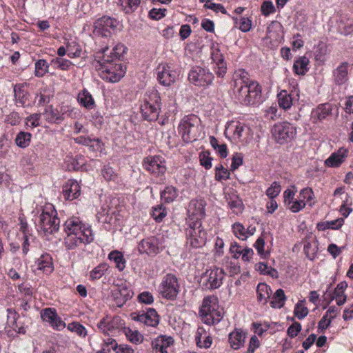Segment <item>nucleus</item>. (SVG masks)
<instances>
[{"instance_id": "nucleus-23", "label": "nucleus", "mask_w": 353, "mask_h": 353, "mask_svg": "<svg viewBox=\"0 0 353 353\" xmlns=\"http://www.w3.org/2000/svg\"><path fill=\"white\" fill-rule=\"evenodd\" d=\"M246 333L241 329H235L229 334V343L234 350H239L244 345Z\"/></svg>"}, {"instance_id": "nucleus-15", "label": "nucleus", "mask_w": 353, "mask_h": 353, "mask_svg": "<svg viewBox=\"0 0 353 353\" xmlns=\"http://www.w3.org/2000/svg\"><path fill=\"white\" fill-rule=\"evenodd\" d=\"M157 79L165 86H170L179 78V73L171 64L162 63L157 68Z\"/></svg>"}, {"instance_id": "nucleus-54", "label": "nucleus", "mask_w": 353, "mask_h": 353, "mask_svg": "<svg viewBox=\"0 0 353 353\" xmlns=\"http://www.w3.org/2000/svg\"><path fill=\"white\" fill-rule=\"evenodd\" d=\"M233 232L235 236L242 240H245L248 238V235L246 234L245 228L244 226L240 223H235L233 225Z\"/></svg>"}, {"instance_id": "nucleus-45", "label": "nucleus", "mask_w": 353, "mask_h": 353, "mask_svg": "<svg viewBox=\"0 0 353 353\" xmlns=\"http://www.w3.org/2000/svg\"><path fill=\"white\" fill-rule=\"evenodd\" d=\"M31 137L29 132H20L15 139L16 144L20 148H26L30 143Z\"/></svg>"}, {"instance_id": "nucleus-51", "label": "nucleus", "mask_w": 353, "mask_h": 353, "mask_svg": "<svg viewBox=\"0 0 353 353\" xmlns=\"http://www.w3.org/2000/svg\"><path fill=\"white\" fill-rule=\"evenodd\" d=\"M52 63L62 70H68L73 65L70 61L61 57L52 59Z\"/></svg>"}, {"instance_id": "nucleus-26", "label": "nucleus", "mask_w": 353, "mask_h": 353, "mask_svg": "<svg viewBox=\"0 0 353 353\" xmlns=\"http://www.w3.org/2000/svg\"><path fill=\"white\" fill-rule=\"evenodd\" d=\"M204 202L201 201H191L189 207L188 212L191 216L196 219V221H199L205 216Z\"/></svg>"}, {"instance_id": "nucleus-56", "label": "nucleus", "mask_w": 353, "mask_h": 353, "mask_svg": "<svg viewBox=\"0 0 353 353\" xmlns=\"http://www.w3.org/2000/svg\"><path fill=\"white\" fill-rule=\"evenodd\" d=\"M304 252L306 256L310 260H313L315 258L317 252L316 246L314 243L307 242L304 245Z\"/></svg>"}, {"instance_id": "nucleus-10", "label": "nucleus", "mask_w": 353, "mask_h": 353, "mask_svg": "<svg viewBox=\"0 0 353 353\" xmlns=\"http://www.w3.org/2000/svg\"><path fill=\"white\" fill-rule=\"evenodd\" d=\"M214 74L208 69L200 66L192 68L188 74L189 81L196 86L208 87L214 80Z\"/></svg>"}, {"instance_id": "nucleus-46", "label": "nucleus", "mask_w": 353, "mask_h": 353, "mask_svg": "<svg viewBox=\"0 0 353 353\" xmlns=\"http://www.w3.org/2000/svg\"><path fill=\"white\" fill-rule=\"evenodd\" d=\"M230 173L229 170L220 164L215 167L214 179L217 181H226L230 179Z\"/></svg>"}, {"instance_id": "nucleus-42", "label": "nucleus", "mask_w": 353, "mask_h": 353, "mask_svg": "<svg viewBox=\"0 0 353 353\" xmlns=\"http://www.w3.org/2000/svg\"><path fill=\"white\" fill-rule=\"evenodd\" d=\"M343 223V219H339L334 221H325V222H320L317 224V229L319 230L324 231L326 229H333V230H337L340 228Z\"/></svg>"}, {"instance_id": "nucleus-19", "label": "nucleus", "mask_w": 353, "mask_h": 353, "mask_svg": "<svg viewBox=\"0 0 353 353\" xmlns=\"http://www.w3.org/2000/svg\"><path fill=\"white\" fill-rule=\"evenodd\" d=\"M174 343L171 336H160L152 341V345L154 353H169L168 349Z\"/></svg>"}, {"instance_id": "nucleus-18", "label": "nucleus", "mask_w": 353, "mask_h": 353, "mask_svg": "<svg viewBox=\"0 0 353 353\" xmlns=\"http://www.w3.org/2000/svg\"><path fill=\"white\" fill-rule=\"evenodd\" d=\"M124 325V321L119 316H114L112 319L108 318L102 319L97 324L98 328L104 334H110Z\"/></svg>"}, {"instance_id": "nucleus-63", "label": "nucleus", "mask_w": 353, "mask_h": 353, "mask_svg": "<svg viewBox=\"0 0 353 353\" xmlns=\"http://www.w3.org/2000/svg\"><path fill=\"white\" fill-rule=\"evenodd\" d=\"M200 163L202 166L208 170L212 167V158L210 157L208 152H203L200 154Z\"/></svg>"}, {"instance_id": "nucleus-5", "label": "nucleus", "mask_w": 353, "mask_h": 353, "mask_svg": "<svg viewBox=\"0 0 353 353\" xmlns=\"http://www.w3.org/2000/svg\"><path fill=\"white\" fill-rule=\"evenodd\" d=\"M200 119L195 114L184 117L178 127L179 133L185 143H192L199 136Z\"/></svg>"}, {"instance_id": "nucleus-21", "label": "nucleus", "mask_w": 353, "mask_h": 353, "mask_svg": "<svg viewBox=\"0 0 353 353\" xmlns=\"http://www.w3.org/2000/svg\"><path fill=\"white\" fill-rule=\"evenodd\" d=\"M299 97V94L296 88L292 90L290 93L286 90H282L278 94V101L281 108L288 109L292 105V101Z\"/></svg>"}, {"instance_id": "nucleus-14", "label": "nucleus", "mask_w": 353, "mask_h": 353, "mask_svg": "<svg viewBox=\"0 0 353 353\" xmlns=\"http://www.w3.org/2000/svg\"><path fill=\"white\" fill-rule=\"evenodd\" d=\"M143 166L154 176L159 177L161 181L163 180V176L166 171L165 162L163 158L160 156H149L144 159Z\"/></svg>"}, {"instance_id": "nucleus-40", "label": "nucleus", "mask_w": 353, "mask_h": 353, "mask_svg": "<svg viewBox=\"0 0 353 353\" xmlns=\"http://www.w3.org/2000/svg\"><path fill=\"white\" fill-rule=\"evenodd\" d=\"M108 259L113 261L116 264V268L120 271L123 270L125 267V260L121 252L114 250L108 254Z\"/></svg>"}, {"instance_id": "nucleus-24", "label": "nucleus", "mask_w": 353, "mask_h": 353, "mask_svg": "<svg viewBox=\"0 0 353 353\" xmlns=\"http://www.w3.org/2000/svg\"><path fill=\"white\" fill-rule=\"evenodd\" d=\"M348 67L347 62L341 63L333 71L334 81L337 85L344 84L348 79Z\"/></svg>"}, {"instance_id": "nucleus-7", "label": "nucleus", "mask_w": 353, "mask_h": 353, "mask_svg": "<svg viewBox=\"0 0 353 353\" xmlns=\"http://www.w3.org/2000/svg\"><path fill=\"white\" fill-rule=\"evenodd\" d=\"M160 97L158 92L152 90L146 93L141 105V112L143 118L148 121H154L158 119L160 112Z\"/></svg>"}, {"instance_id": "nucleus-9", "label": "nucleus", "mask_w": 353, "mask_h": 353, "mask_svg": "<svg viewBox=\"0 0 353 353\" xmlns=\"http://www.w3.org/2000/svg\"><path fill=\"white\" fill-rule=\"evenodd\" d=\"M179 292L178 279L174 274H167L163 276L159 286V292L161 296L170 300L176 298Z\"/></svg>"}, {"instance_id": "nucleus-53", "label": "nucleus", "mask_w": 353, "mask_h": 353, "mask_svg": "<svg viewBox=\"0 0 353 353\" xmlns=\"http://www.w3.org/2000/svg\"><path fill=\"white\" fill-rule=\"evenodd\" d=\"M303 301L298 302L294 307V314L299 319L305 318L308 314V309L303 304Z\"/></svg>"}, {"instance_id": "nucleus-36", "label": "nucleus", "mask_w": 353, "mask_h": 353, "mask_svg": "<svg viewBox=\"0 0 353 353\" xmlns=\"http://www.w3.org/2000/svg\"><path fill=\"white\" fill-rule=\"evenodd\" d=\"M256 292L258 301L265 304L270 297L271 289L267 284L261 283L257 286Z\"/></svg>"}, {"instance_id": "nucleus-35", "label": "nucleus", "mask_w": 353, "mask_h": 353, "mask_svg": "<svg viewBox=\"0 0 353 353\" xmlns=\"http://www.w3.org/2000/svg\"><path fill=\"white\" fill-rule=\"evenodd\" d=\"M309 59L306 57H301L296 60L293 65L294 72L299 75H304L307 71Z\"/></svg>"}, {"instance_id": "nucleus-32", "label": "nucleus", "mask_w": 353, "mask_h": 353, "mask_svg": "<svg viewBox=\"0 0 353 353\" xmlns=\"http://www.w3.org/2000/svg\"><path fill=\"white\" fill-rule=\"evenodd\" d=\"M84 164L85 161L82 156H77L75 157L67 156L64 162V168L69 171L78 170Z\"/></svg>"}, {"instance_id": "nucleus-60", "label": "nucleus", "mask_w": 353, "mask_h": 353, "mask_svg": "<svg viewBox=\"0 0 353 353\" xmlns=\"http://www.w3.org/2000/svg\"><path fill=\"white\" fill-rule=\"evenodd\" d=\"M229 128L233 130V138L240 141L243 137L245 126L240 123H236L235 125L231 124Z\"/></svg>"}, {"instance_id": "nucleus-12", "label": "nucleus", "mask_w": 353, "mask_h": 353, "mask_svg": "<svg viewBox=\"0 0 353 353\" xmlns=\"http://www.w3.org/2000/svg\"><path fill=\"white\" fill-rule=\"evenodd\" d=\"M224 275L225 272L221 268L207 270L201 276V283L205 289H217L221 285Z\"/></svg>"}, {"instance_id": "nucleus-4", "label": "nucleus", "mask_w": 353, "mask_h": 353, "mask_svg": "<svg viewBox=\"0 0 353 353\" xmlns=\"http://www.w3.org/2000/svg\"><path fill=\"white\" fill-rule=\"evenodd\" d=\"M60 219L57 212L52 204H46L42 208L39 215L38 226L46 235L57 232L59 229Z\"/></svg>"}, {"instance_id": "nucleus-43", "label": "nucleus", "mask_w": 353, "mask_h": 353, "mask_svg": "<svg viewBox=\"0 0 353 353\" xmlns=\"http://www.w3.org/2000/svg\"><path fill=\"white\" fill-rule=\"evenodd\" d=\"M68 56L70 58L79 57L81 54V46L75 41H71L66 43Z\"/></svg>"}, {"instance_id": "nucleus-16", "label": "nucleus", "mask_w": 353, "mask_h": 353, "mask_svg": "<svg viewBox=\"0 0 353 353\" xmlns=\"http://www.w3.org/2000/svg\"><path fill=\"white\" fill-rule=\"evenodd\" d=\"M137 248L140 254L155 256L161 250L162 245L158 237L152 236L142 239Z\"/></svg>"}, {"instance_id": "nucleus-25", "label": "nucleus", "mask_w": 353, "mask_h": 353, "mask_svg": "<svg viewBox=\"0 0 353 353\" xmlns=\"http://www.w3.org/2000/svg\"><path fill=\"white\" fill-rule=\"evenodd\" d=\"M63 194L65 199L72 201L80 195V186L76 181H69L63 187Z\"/></svg>"}, {"instance_id": "nucleus-57", "label": "nucleus", "mask_w": 353, "mask_h": 353, "mask_svg": "<svg viewBox=\"0 0 353 353\" xmlns=\"http://www.w3.org/2000/svg\"><path fill=\"white\" fill-rule=\"evenodd\" d=\"M281 190V188L279 183L274 181L266 190V194L270 199H274L279 194Z\"/></svg>"}, {"instance_id": "nucleus-47", "label": "nucleus", "mask_w": 353, "mask_h": 353, "mask_svg": "<svg viewBox=\"0 0 353 353\" xmlns=\"http://www.w3.org/2000/svg\"><path fill=\"white\" fill-rule=\"evenodd\" d=\"M177 196V191L175 188L172 186L167 187L161 193V197L167 203L172 201Z\"/></svg>"}, {"instance_id": "nucleus-38", "label": "nucleus", "mask_w": 353, "mask_h": 353, "mask_svg": "<svg viewBox=\"0 0 353 353\" xmlns=\"http://www.w3.org/2000/svg\"><path fill=\"white\" fill-rule=\"evenodd\" d=\"M16 103L23 106L28 98V92L26 91L22 85H17L14 88Z\"/></svg>"}, {"instance_id": "nucleus-55", "label": "nucleus", "mask_w": 353, "mask_h": 353, "mask_svg": "<svg viewBox=\"0 0 353 353\" xmlns=\"http://www.w3.org/2000/svg\"><path fill=\"white\" fill-rule=\"evenodd\" d=\"M56 310L52 308H46L41 312L42 319L50 324L53 320H54V318H56Z\"/></svg>"}, {"instance_id": "nucleus-20", "label": "nucleus", "mask_w": 353, "mask_h": 353, "mask_svg": "<svg viewBox=\"0 0 353 353\" xmlns=\"http://www.w3.org/2000/svg\"><path fill=\"white\" fill-rule=\"evenodd\" d=\"M133 292L126 285L119 286L114 290L112 296L119 307L122 306L128 300L132 297Z\"/></svg>"}, {"instance_id": "nucleus-52", "label": "nucleus", "mask_w": 353, "mask_h": 353, "mask_svg": "<svg viewBox=\"0 0 353 353\" xmlns=\"http://www.w3.org/2000/svg\"><path fill=\"white\" fill-rule=\"evenodd\" d=\"M167 212L165 208L162 205H157L154 207L152 212V216L156 221L160 222L166 216Z\"/></svg>"}, {"instance_id": "nucleus-39", "label": "nucleus", "mask_w": 353, "mask_h": 353, "mask_svg": "<svg viewBox=\"0 0 353 353\" xmlns=\"http://www.w3.org/2000/svg\"><path fill=\"white\" fill-rule=\"evenodd\" d=\"M285 300L286 296L283 290L279 289L273 294L270 305L272 307L281 308L284 305Z\"/></svg>"}, {"instance_id": "nucleus-58", "label": "nucleus", "mask_w": 353, "mask_h": 353, "mask_svg": "<svg viewBox=\"0 0 353 353\" xmlns=\"http://www.w3.org/2000/svg\"><path fill=\"white\" fill-rule=\"evenodd\" d=\"M43 116L46 120L50 123H54L58 121L60 118L57 111L52 109V106H50L46 109Z\"/></svg>"}, {"instance_id": "nucleus-48", "label": "nucleus", "mask_w": 353, "mask_h": 353, "mask_svg": "<svg viewBox=\"0 0 353 353\" xmlns=\"http://www.w3.org/2000/svg\"><path fill=\"white\" fill-rule=\"evenodd\" d=\"M49 65L44 59H39L35 63V76L42 77L48 71Z\"/></svg>"}, {"instance_id": "nucleus-2", "label": "nucleus", "mask_w": 353, "mask_h": 353, "mask_svg": "<svg viewBox=\"0 0 353 353\" xmlns=\"http://www.w3.org/2000/svg\"><path fill=\"white\" fill-rule=\"evenodd\" d=\"M107 50H108V47L96 53L93 65L97 70L100 71L103 79L115 83L125 75L126 68L120 63H114V60L110 59L109 57L105 58V52Z\"/></svg>"}, {"instance_id": "nucleus-49", "label": "nucleus", "mask_w": 353, "mask_h": 353, "mask_svg": "<svg viewBox=\"0 0 353 353\" xmlns=\"http://www.w3.org/2000/svg\"><path fill=\"white\" fill-rule=\"evenodd\" d=\"M68 329L75 332L79 336L85 337L87 336V330L85 327L78 322H72L68 325Z\"/></svg>"}, {"instance_id": "nucleus-28", "label": "nucleus", "mask_w": 353, "mask_h": 353, "mask_svg": "<svg viewBox=\"0 0 353 353\" xmlns=\"http://www.w3.org/2000/svg\"><path fill=\"white\" fill-rule=\"evenodd\" d=\"M75 143L89 147L92 150L99 151L102 149V143L99 139H90L88 137L79 136L74 139Z\"/></svg>"}, {"instance_id": "nucleus-31", "label": "nucleus", "mask_w": 353, "mask_h": 353, "mask_svg": "<svg viewBox=\"0 0 353 353\" xmlns=\"http://www.w3.org/2000/svg\"><path fill=\"white\" fill-rule=\"evenodd\" d=\"M347 287V283L345 281L339 283L334 290L333 296L331 298V301L333 299L336 300L338 305H343L347 299L346 295L344 294L345 289Z\"/></svg>"}, {"instance_id": "nucleus-27", "label": "nucleus", "mask_w": 353, "mask_h": 353, "mask_svg": "<svg viewBox=\"0 0 353 353\" xmlns=\"http://www.w3.org/2000/svg\"><path fill=\"white\" fill-rule=\"evenodd\" d=\"M331 105L329 103L319 105L312 113V118L314 120V123H317L325 119L331 113Z\"/></svg>"}, {"instance_id": "nucleus-61", "label": "nucleus", "mask_w": 353, "mask_h": 353, "mask_svg": "<svg viewBox=\"0 0 353 353\" xmlns=\"http://www.w3.org/2000/svg\"><path fill=\"white\" fill-rule=\"evenodd\" d=\"M288 208L292 212H298L305 207V202L303 200L295 199L290 204L287 205Z\"/></svg>"}, {"instance_id": "nucleus-50", "label": "nucleus", "mask_w": 353, "mask_h": 353, "mask_svg": "<svg viewBox=\"0 0 353 353\" xmlns=\"http://www.w3.org/2000/svg\"><path fill=\"white\" fill-rule=\"evenodd\" d=\"M125 49H126V48L123 44L119 43V44L116 45L115 46H114L112 51L110 52V56L106 54V52H108V50L105 52V58L109 57L110 59H112V60L118 59L125 52Z\"/></svg>"}, {"instance_id": "nucleus-8", "label": "nucleus", "mask_w": 353, "mask_h": 353, "mask_svg": "<svg viewBox=\"0 0 353 353\" xmlns=\"http://www.w3.org/2000/svg\"><path fill=\"white\" fill-rule=\"evenodd\" d=\"M187 243L192 248H201L205 244L207 234L203 229L201 223L199 221H195L190 224L186 230Z\"/></svg>"}, {"instance_id": "nucleus-33", "label": "nucleus", "mask_w": 353, "mask_h": 353, "mask_svg": "<svg viewBox=\"0 0 353 353\" xmlns=\"http://www.w3.org/2000/svg\"><path fill=\"white\" fill-rule=\"evenodd\" d=\"M250 83H258L250 79V75L244 69H239L234 72L232 85H248Z\"/></svg>"}, {"instance_id": "nucleus-30", "label": "nucleus", "mask_w": 353, "mask_h": 353, "mask_svg": "<svg viewBox=\"0 0 353 353\" xmlns=\"http://www.w3.org/2000/svg\"><path fill=\"white\" fill-rule=\"evenodd\" d=\"M339 31L345 35H348L353 32V19L347 15H341L337 21Z\"/></svg>"}, {"instance_id": "nucleus-6", "label": "nucleus", "mask_w": 353, "mask_h": 353, "mask_svg": "<svg viewBox=\"0 0 353 353\" xmlns=\"http://www.w3.org/2000/svg\"><path fill=\"white\" fill-rule=\"evenodd\" d=\"M199 313L204 323L208 325L218 323L222 319V312L219 310L217 297L214 296L205 297Z\"/></svg>"}, {"instance_id": "nucleus-34", "label": "nucleus", "mask_w": 353, "mask_h": 353, "mask_svg": "<svg viewBox=\"0 0 353 353\" xmlns=\"http://www.w3.org/2000/svg\"><path fill=\"white\" fill-rule=\"evenodd\" d=\"M77 100L82 106L88 110L93 109L95 106V102L92 94L86 89H83L79 92Z\"/></svg>"}, {"instance_id": "nucleus-13", "label": "nucleus", "mask_w": 353, "mask_h": 353, "mask_svg": "<svg viewBox=\"0 0 353 353\" xmlns=\"http://www.w3.org/2000/svg\"><path fill=\"white\" fill-rule=\"evenodd\" d=\"M117 25L115 19L103 16L94 23L92 33L97 37H108L115 30Z\"/></svg>"}, {"instance_id": "nucleus-29", "label": "nucleus", "mask_w": 353, "mask_h": 353, "mask_svg": "<svg viewBox=\"0 0 353 353\" xmlns=\"http://www.w3.org/2000/svg\"><path fill=\"white\" fill-rule=\"evenodd\" d=\"M38 270L43 271L48 274L52 272L54 266L52 259L49 254H43L37 261Z\"/></svg>"}, {"instance_id": "nucleus-64", "label": "nucleus", "mask_w": 353, "mask_h": 353, "mask_svg": "<svg viewBox=\"0 0 353 353\" xmlns=\"http://www.w3.org/2000/svg\"><path fill=\"white\" fill-rule=\"evenodd\" d=\"M129 340L134 343H141L143 341V336L138 331L128 330L125 333Z\"/></svg>"}, {"instance_id": "nucleus-62", "label": "nucleus", "mask_w": 353, "mask_h": 353, "mask_svg": "<svg viewBox=\"0 0 353 353\" xmlns=\"http://www.w3.org/2000/svg\"><path fill=\"white\" fill-rule=\"evenodd\" d=\"M265 240L262 236L257 239L254 244V247L256 249L258 254L263 258H265L269 254L265 252Z\"/></svg>"}, {"instance_id": "nucleus-37", "label": "nucleus", "mask_w": 353, "mask_h": 353, "mask_svg": "<svg viewBox=\"0 0 353 353\" xmlns=\"http://www.w3.org/2000/svg\"><path fill=\"white\" fill-rule=\"evenodd\" d=\"M8 311L9 312V315L8 316L9 325L17 333L24 334L26 332L25 328L23 326H19L17 323V319L19 316V314L15 312H12L10 309L8 310Z\"/></svg>"}, {"instance_id": "nucleus-11", "label": "nucleus", "mask_w": 353, "mask_h": 353, "mask_svg": "<svg viewBox=\"0 0 353 353\" xmlns=\"http://www.w3.org/2000/svg\"><path fill=\"white\" fill-rule=\"evenodd\" d=\"M272 136L275 141L283 144L290 141L296 135V130L292 124L288 122L276 123L272 129Z\"/></svg>"}, {"instance_id": "nucleus-1", "label": "nucleus", "mask_w": 353, "mask_h": 353, "mask_svg": "<svg viewBox=\"0 0 353 353\" xmlns=\"http://www.w3.org/2000/svg\"><path fill=\"white\" fill-rule=\"evenodd\" d=\"M63 228L67 234L65 245L68 250H74L81 244L90 243L94 240L90 227L83 223L78 217L68 219Z\"/></svg>"}, {"instance_id": "nucleus-41", "label": "nucleus", "mask_w": 353, "mask_h": 353, "mask_svg": "<svg viewBox=\"0 0 353 353\" xmlns=\"http://www.w3.org/2000/svg\"><path fill=\"white\" fill-rule=\"evenodd\" d=\"M141 0H119V4L125 13H131L137 9Z\"/></svg>"}, {"instance_id": "nucleus-59", "label": "nucleus", "mask_w": 353, "mask_h": 353, "mask_svg": "<svg viewBox=\"0 0 353 353\" xmlns=\"http://www.w3.org/2000/svg\"><path fill=\"white\" fill-rule=\"evenodd\" d=\"M227 199L228 205L232 209L241 210L243 203L241 199H239L238 195L232 194V195H229V197Z\"/></svg>"}, {"instance_id": "nucleus-44", "label": "nucleus", "mask_w": 353, "mask_h": 353, "mask_svg": "<svg viewBox=\"0 0 353 353\" xmlns=\"http://www.w3.org/2000/svg\"><path fill=\"white\" fill-rule=\"evenodd\" d=\"M108 265L107 263H101L95 267L90 272V279L92 281L101 279L108 270Z\"/></svg>"}, {"instance_id": "nucleus-3", "label": "nucleus", "mask_w": 353, "mask_h": 353, "mask_svg": "<svg viewBox=\"0 0 353 353\" xmlns=\"http://www.w3.org/2000/svg\"><path fill=\"white\" fill-rule=\"evenodd\" d=\"M232 97L244 105H256L262 102L261 87L259 83L232 85Z\"/></svg>"}, {"instance_id": "nucleus-17", "label": "nucleus", "mask_w": 353, "mask_h": 353, "mask_svg": "<svg viewBox=\"0 0 353 353\" xmlns=\"http://www.w3.org/2000/svg\"><path fill=\"white\" fill-rule=\"evenodd\" d=\"M132 319L143 325L156 327L159 322V317L154 309L149 308L146 312L142 311L131 314Z\"/></svg>"}, {"instance_id": "nucleus-22", "label": "nucleus", "mask_w": 353, "mask_h": 353, "mask_svg": "<svg viewBox=\"0 0 353 353\" xmlns=\"http://www.w3.org/2000/svg\"><path fill=\"white\" fill-rule=\"evenodd\" d=\"M347 157V150L341 148L337 152L332 153L330 157L325 160V164L331 168L339 167L345 161Z\"/></svg>"}]
</instances>
